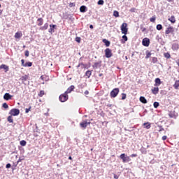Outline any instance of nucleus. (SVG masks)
<instances>
[{"mask_svg":"<svg viewBox=\"0 0 179 179\" xmlns=\"http://www.w3.org/2000/svg\"><path fill=\"white\" fill-rule=\"evenodd\" d=\"M152 62L153 64H156V62H157V57H152Z\"/></svg>","mask_w":179,"mask_h":179,"instance_id":"c03bdc74","label":"nucleus"},{"mask_svg":"<svg viewBox=\"0 0 179 179\" xmlns=\"http://www.w3.org/2000/svg\"><path fill=\"white\" fill-rule=\"evenodd\" d=\"M48 23H45L44 24V26H43V27H41L40 28H39V30H42V31H44V30H47V29H48Z\"/></svg>","mask_w":179,"mask_h":179,"instance_id":"aec40b11","label":"nucleus"},{"mask_svg":"<svg viewBox=\"0 0 179 179\" xmlns=\"http://www.w3.org/2000/svg\"><path fill=\"white\" fill-rule=\"evenodd\" d=\"M166 139H167V136H163L162 141H166Z\"/></svg>","mask_w":179,"mask_h":179,"instance_id":"4d7b16f0","label":"nucleus"},{"mask_svg":"<svg viewBox=\"0 0 179 179\" xmlns=\"http://www.w3.org/2000/svg\"><path fill=\"white\" fill-rule=\"evenodd\" d=\"M63 17L64 19H66V20L69 19V20H71V19H72V15L68 14V13H65L63 14Z\"/></svg>","mask_w":179,"mask_h":179,"instance_id":"2eb2a0df","label":"nucleus"},{"mask_svg":"<svg viewBox=\"0 0 179 179\" xmlns=\"http://www.w3.org/2000/svg\"><path fill=\"white\" fill-rule=\"evenodd\" d=\"M171 48H172L173 51H178L179 44L178 43H173L171 45Z\"/></svg>","mask_w":179,"mask_h":179,"instance_id":"9d476101","label":"nucleus"},{"mask_svg":"<svg viewBox=\"0 0 179 179\" xmlns=\"http://www.w3.org/2000/svg\"><path fill=\"white\" fill-rule=\"evenodd\" d=\"M174 89H178L179 87V80H176L173 85Z\"/></svg>","mask_w":179,"mask_h":179,"instance_id":"c756f323","label":"nucleus"},{"mask_svg":"<svg viewBox=\"0 0 179 179\" xmlns=\"http://www.w3.org/2000/svg\"><path fill=\"white\" fill-rule=\"evenodd\" d=\"M41 79L42 80H44V76H41Z\"/></svg>","mask_w":179,"mask_h":179,"instance_id":"0e129e2a","label":"nucleus"},{"mask_svg":"<svg viewBox=\"0 0 179 179\" xmlns=\"http://www.w3.org/2000/svg\"><path fill=\"white\" fill-rule=\"evenodd\" d=\"M153 106H154L155 108H157V107H159L160 106V103H159V102H157V101H155V102H154Z\"/></svg>","mask_w":179,"mask_h":179,"instance_id":"e433bc0d","label":"nucleus"},{"mask_svg":"<svg viewBox=\"0 0 179 179\" xmlns=\"http://www.w3.org/2000/svg\"><path fill=\"white\" fill-rule=\"evenodd\" d=\"M90 29H93V24L90 25Z\"/></svg>","mask_w":179,"mask_h":179,"instance_id":"69168bd1","label":"nucleus"},{"mask_svg":"<svg viewBox=\"0 0 179 179\" xmlns=\"http://www.w3.org/2000/svg\"><path fill=\"white\" fill-rule=\"evenodd\" d=\"M130 157H138V155L137 154H132L130 155Z\"/></svg>","mask_w":179,"mask_h":179,"instance_id":"6e6d98bb","label":"nucleus"},{"mask_svg":"<svg viewBox=\"0 0 179 179\" xmlns=\"http://www.w3.org/2000/svg\"><path fill=\"white\" fill-rule=\"evenodd\" d=\"M69 6L70 8H72V7L75 6V3H70L69 4Z\"/></svg>","mask_w":179,"mask_h":179,"instance_id":"5fc2aeb1","label":"nucleus"},{"mask_svg":"<svg viewBox=\"0 0 179 179\" xmlns=\"http://www.w3.org/2000/svg\"><path fill=\"white\" fill-rule=\"evenodd\" d=\"M85 76H87V78H90L92 76V71L88 70L85 72Z\"/></svg>","mask_w":179,"mask_h":179,"instance_id":"bb28decb","label":"nucleus"},{"mask_svg":"<svg viewBox=\"0 0 179 179\" xmlns=\"http://www.w3.org/2000/svg\"><path fill=\"white\" fill-rule=\"evenodd\" d=\"M127 23H123L121 25V32L122 34H128V28L127 27Z\"/></svg>","mask_w":179,"mask_h":179,"instance_id":"39448f33","label":"nucleus"},{"mask_svg":"<svg viewBox=\"0 0 179 179\" xmlns=\"http://www.w3.org/2000/svg\"><path fill=\"white\" fill-rule=\"evenodd\" d=\"M85 94H89V91L86 90V91L85 92Z\"/></svg>","mask_w":179,"mask_h":179,"instance_id":"e2e57ef3","label":"nucleus"},{"mask_svg":"<svg viewBox=\"0 0 179 179\" xmlns=\"http://www.w3.org/2000/svg\"><path fill=\"white\" fill-rule=\"evenodd\" d=\"M113 16H115V17H120V13L117 10H114L113 11Z\"/></svg>","mask_w":179,"mask_h":179,"instance_id":"2f4dec72","label":"nucleus"},{"mask_svg":"<svg viewBox=\"0 0 179 179\" xmlns=\"http://www.w3.org/2000/svg\"><path fill=\"white\" fill-rule=\"evenodd\" d=\"M145 59H148V58H150V56L152 55V53L149 52V50L145 51Z\"/></svg>","mask_w":179,"mask_h":179,"instance_id":"a878e982","label":"nucleus"},{"mask_svg":"<svg viewBox=\"0 0 179 179\" xmlns=\"http://www.w3.org/2000/svg\"><path fill=\"white\" fill-rule=\"evenodd\" d=\"M158 128H159V132H162V131H164V128H163V126L158 125Z\"/></svg>","mask_w":179,"mask_h":179,"instance_id":"79ce46f5","label":"nucleus"},{"mask_svg":"<svg viewBox=\"0 0 179 179\" xmlns=\"http://www.w3.org/2000/svg\"><path fill=\"white\" fill-rule=\"evenodd\" d=\"M140 101L141 103H143V104H146V103H148V100H146L145 96H140Z\"/></svg>","mask_w":179,"mask_h":179,"instance_id":"4be33fe9","label":"nucleus"},{"mask_svg":"<svg viewBox=\"0 0 179 179\" xmlns=\"http://www.w3.org/2000/svg\"><path fill=\"white\" fill-rule=\"evenodd\" d=\"M32 65H33V63H31V62H26V63H25V65H24V66L25 68H26V67L30 68V66H32Z\"/></svg>","mask_w":179,"mask_h":179,"instance_id":"7c9ffc66","label":"nucleus"},{"mask_svg":"<svg viewBox=\"0 0 179 179\" xmlns=\"http://www.w3.org/2000/svg\"><path fill=\"white\" fill-rule=\"evenodd\" d=\"M21 64H22V66H24V65L26 64V63H24V59H22L21 60Z\"/></svg>","mask_w":179,"mask_h":179,"instance_id":"864d4df0","label":"nucleus"},{"mask_svg":"<svg viewBox=\"0 0 179 179\" xmlns=\"http://www.w3.org/2000/svg\"><path fill=\"white\" fill-rule=\"evenodd\" d=\"M31 110V106H29L28 108L25 109L26 114H28V113Z\"/></svg>","mask_w":179,"mask_h":179,"instance_id":"a18cd8bd","label":"nucleus"},{"mask_svg":"<svg viewBox=\"0 0 179 179\" xmlns=\"http://www.w3.org/2000/svg\"><path fill=\"white\" fill-rule=\"evenodd\" d=\"M3 108L7 109L9 108V106L6 103H3L2 105Z\"/></svg>","mask_w":179,"mask_h":179,"instance_id":"58836bf2","label":"nucleus"},{"mask_svg":"<svg viewBox=\"0 0 179 179\" xmlns=\"http://www.w3.org/2000/svg\"><path fill=\"white\" fill-rule=\"evenodd\" d=\"M156 29H157V30L160 31L163 29V25H162L161 24H158L156 27Z\"/></svg>","mask_w":179,"mask_h":179,"instance_id":"473e14b6","label":"nucleus"},{"mask_svg":"<svg viewBox=\"0 0 179 179\" xmlns=\"http://www.w3.org/2000/svg\"><path fill=\"white\" fill-rule=\"evenodd\" d=\"M17 166V164L12 166L13 170H15L16 169V166Z\"/></svg>","mask_w":179,"mask_h":179,"instance_id":"052dcab7","label":"nucleus"},{"mask_svg":"<svg viewBox=\"0 0 179 179\" xmlns=\"http://www.w3.org/2000/svg\"><path fill=\"white\" fill-rule=\"evenodd\" d=\"M68 99H69V96L65 92L59 96V100L61 103H65V101H67Z\"/></svg>","mask_w":179,"mask_h":179,"instance_id":"f03ea898","label":"nucleus"},{"mask_svg":"<svg viewBox=\"0 0 179 179\" xmlns=\"http://www.w3.org/2000/svg\"><path fill=\"white\" fill-rule=\"evenodd\" d=\"M101 60H99L98 62L94 63L92 68L94 69H97L98 68H101Z\"/></svg>","mask_w":179,"mask_h":179,"instance_id":"6e6552de","label":"nucleus"},{"mask_svg":"<svg viewBox=\"0 0 179 179\" xmlns=\"http://www.w3.org/2000/svg\"><path fill=\"white\" fill-rule=\"evenodd\" d=\"M164 57L167 59H169V58H171V55H170L169 52H165L164 53Z\"/></svg>","mask_w":179,"mask_h":179,"instance_id":"c85d7f7f","label":"nucleus"},{"mask_svg":"<svg viewBox=\"0 0 179 179\" xmlns=\"http://www.w3.org/2000/svg\"><path fill=\"white\" fill-rule=\"evenodd\" d=\"M127 99V94L122 93V100H125Z\"/></svg>","mask_w":179,"mask_h":179,"instance_id":"37998d69","label":"nucleus"},{"mask_svg":"<svg viewBox=\"0 0 179 179\" xmlns=\"http://www.w3.org/2000/svg\"><path fill=\"white\" fill-rule=\"evenodd\" d=\"M171 23H176V17L174 15H172L170 18L168 19Z\"/></svg>","mask_w":179,"mask_h":179,"instance_id":"393cba45","label":"nucleus"},{"mask_svg":"<svg viewBox=\"0 0 179 179\" xmlns=\"http://www.w3.org/2000/svg\"><path fill=\"white\" fill-rule=\"evenodd\" d=\"M24 55H25V57H29V50H26V51H25Z\"/></svg>","mask_w":179,"mask_h":179,"instance_id":"603ef678","label":"nucleus"},{"mask_svg":"<svg viewBox=\"0 0 179 179\" xmlns=\"http://www.w3.org/2000/svg\"><path fill=\"white\" fill-rule=\"evenodd\" d=\"M69 160H72V157L69 156Z\"/></svg>","mask_w":179,"mask_h":179,"instance_id":"774afa93","label":"nucleus"},{"mask_svg":"<svg viewBox=\"0 0 179 179\" xmlns=\"http://www.w3.org/2000/svg\"><path fill=\"white\" fill-rule=\"evenodd\" d=\"M141 152L143 153H146V150H145V148L141 150Z\"/></svg>","mask_w":179,"mask_h":179,"instance_id":"680f3d73","label":"nucleus"},{"mask_svg":"<svg viewBox=\"0 0 179 179\" xmlns=\"http://www.w3.org/2000/svg\"><path fill=\"white\" fill-rule=\"evenodd\" d=\"M155 86H160V85H162V80L159 78L155 80Z\"/></svg>","mask_w":179,"mask_h":179,"instance_id":"6ab92c4d","label":"nucleus"},{"mask_svg":"<svg viewBox=\"0 0 179 179\" xmlns=\"http://www.w3.org/2000/svg\"><path fill=\"white\" fill-rule=\"evenodd\" d=\"M22 162V159L19 158V159L17 161V164H19Z\"/></svg>","mask_w":179,"mask_h":179,"instance_id":"bf43d9fd","label":"nucleus"},{"mask_svg":"<svg viewBox=\"0 0 179 179\" xmlns=\"http://www.w3.org/2000/svg\"><path fill=\"white\" fill-rule=\"evenodd\" d=\"M6 169H10V167H12V165L10 163H8L6 165Z\"/></svg>","mask_w":179,"mask_h":179,"instance_id":"8fccbe9b","label":"nucleus"},{"mask_svg":"<svg viewBox=\"0 0 179 179\" xmlns=\"http://www.w3.org/2000/svg\"><path fill=\"white\" fill-rule=\"evenodd\" d=\"M152 93L153 94H157V93H159V87H154L152 90Z\"/></svg>","mask_w":179,"mask_h":179,"instance_id":"b1692460","label":"nucleus"},{"mask_svg":"<svg viewBox=\"0 0 179 179\" xmlns=\"http://www.w3.org/2000/svg\"><path fill=\"white\" fill-rule=\"evenodd\" d=\"M75 90V86L74 85H71L70 86L66 91L65 92L66 94H68L69 93H72V92H73V90Z\"/></svg>","mask_w":179,"mask_h":179,"instance_id":"ddd939ff","label":"nucleus"},{"mask_svg":"<svg viewBox=\"0 0 179 179\" xmlns=\"http://www.w3.org/2000/svg\"><path fill=\"white\" fill-rule=\"evenodd\" d=\"M143 126L145 127V128H146V129H150V123L149 122H146L143 124Z\"/></svg>","mask_w":179,"mask_h":179,"instance_id":"cd10ccee","label":"nucleus"},{"mask_svg":"<svg viewBox=\"0 0 179 179\" xmlns=\"http://www.w3.org/2000/svg\"><path fill=\"white\" fill-rule=\"evenodd\" d=\"M122 38L124 41H128V36H127V34H124Z\"/></svg>","mask_w":179,"mask_h":179,"instance_id":"a19ab883","label":"nucleus"},{"mask_svg":"<svg viewBox=\"0 0 179 179\" xmlns=\"http://www.w3.org/2000/svg\"><path fill=\"white\" fill-rule=\"evenodd\" d=\"M80 12H81V13H85V12H87V7H86V6H81L80 7Z\"/></svg>","mask_w":179,"mask_h":179,"instance_id":"dca6fc26","label":"nucleus"},{"mask_svg":"<svg viewBox=\"0 0 179 179\" xmlns=\"http://www.w3.org/2000/svg\"><path fill=\"white\" fill-rule=\"evenodd\" d=\"M120 159H122L123 163H128L131 162V158L127 155H125V153L120 155Z\"/></svg>","mask_w":179,"mask_h":179,"instance_id":"7ed1b4c3","label":"nucleus"},{"mask_svg":"<svg viewBox=\"0 0 179 179\" xmlns=\"http://www.w3.org/2000/svg\"><path fill=\"white\" fill-rule=\"evenodd\" d=\"M150 22H152V23H155L156 22V16L154 15L150 19Z\"/></svg>","mask_w":179,"mask_h":179,"instance_id":"4c0bfd02","label":"nucleus"},{"mask_svg":"<svg viewBox=\"0 0 179 179\" xmlns=\"http://www.w3.org/2000/svg\"><path fill=\"white\" fill-rule=\"evenodd\" d=\"M145 113H148V110L145 109V110H144V112H143V115H145Z\"/></svg>","mask_w":179,"mask_h":179,"instance_id":"338daca9","label":"nucleus"},{"mask_svg":"<svg viewBox=\"0 0 179 179\" xmlns=\"http://www.w3.org/2000/svg\"><path fill=\"white\" fill-rule=\"evenodd\" d=\"M129 12L135 13V12H136V8H131L129 10Z\"/></svg>","mask_w":179,"mask_h":179,"instance_id":"de8ad7c7","label":"nucleus"},{"mask_svg":"<svg viewBox=\"0 0 179 179\" xmlns=\"http://www.w3.org/2000/svg\"><path fill=\"white\" fill-rule=\"evenodd\" d=\"M22 36H23V34H22V32H20H20L17 31L15 33L14 37H15V38H20V37H22Z\"/></svg>","mask_w":179,"mask_h":179,"instance_id":"412c9836","label":"nucleus"},{"mask_svg":"<svg viewBox=\"0 0 179 179\" xmlns=\"http://www.w3.org/2000/svg\"><path fill=\"white\" fill-rule=\"evenodd\" d=\"M0 69H4L5 72H8V71H9V66H8L6 64H1L0 66Z\"/></svg>","mask_w":179,"mask_h":179,"instance_id":"a211bd4d","label":"nucleus"},{"mask_svg":"<svg viewBox=\"0 0 179 179\" xmlns=\"http://www.w3.org/2000/svg\"><path fill=\"white\" fill-rule=\"evenodd\" d=\"M44 23V20L41 17L38 18L37 20V26H43V24Z\"/></svg>","mask_w":179,"mask_h":179,"instance_id":"f3484780","label":"nucleus"},{"mask_svg":"<svg viewBox=\"0 0 179 179\" xmlns=\"http://www.w3.org/2000/svg\"><path fill=\"white\" fill-rule=\"evenodd\" d=\"M140 29H141V31H143V33H145V31H146V28H145L143 24L140 25Z\"/></svg>","mask_w":179,"mask_h":179,"instance_id":"c9c22d12","label":"nucleus"},{"mask_svg":"<svg viewBox=\"0 0 179 179\" xmlns=\"http://www.w3.org/2000/svg\"><path fill=\"white\" fill-rule=\"evenodd\" d=\"M142 44L144 45V47H149L150 44V40L148 38H144L143 39Z\"/></svg>","mask_w":179,"mask_h":179,"instance_id":"0eeeda50","label":"nucleus"},{"mask_svg":"<svg viewBox=\"0 0 179 179\" xmlns=\"http://www.w3.org/2000/svg\"><path fill=\"white\" fill-rule=\"evenodd\" d=\"M27 142H26V141L24 140H22L20 142V144L21 145V146H26Z\"/></svg>","mask_w":179,"mask_h":179,"instance_id":"72a5a7b5","label":"nucleus"},{"mask_svg":"<svg viewBox=\"0 0 179 179\" xmlns=\"http://www.w3.org/2000/svg\"><path fill=\"white\" fill-rule=\"evenodd\" d=\"M43 94H44V91L41 90V91H40L38 96H39V97H43Z\"/></svg>","mask_w":179,"mask_h":179,"instance_id":"49530a36","label":"nucleus"},{"mask_svg":"<svg viewBox=\"0 0 179 179\" xmlns=\"http://www.w3.org/2000/svg\"><path fill=\"white\" fill-rule=\"evenodd\" d=\"M22 80H27V76H23L22 77Z\"/></svg>","mask_w":179,"mask_h":179,"instance_id":"09e8293b","label":"nucleus"},{"mask_svg":"<svg viewBox=\"0 0 179 179\" xmlns=\"http://www.w3.org/2000/svg\"><path fill=\"white\" fill-rule=\"evenodd\" d=\"M98 5H104V0H99L97 2Z\"/></svg>","mask_w":179,"mask_h":179,"instance_id":"ea45409f","label":"nucleus"},{"mask_svg":"<svg viewBox=\"0 0 179 179\" xmlns=\"http://www.w3.org/2000/svg\"><path fill=\"white\" fill-rule=\"evenodd\" d=\"M7 120L8 121V122L13 123V119L12 117V115L8 116V118H7Z\"/></svg>","mask_w":179,"mask_h":179,"instance_id":"f704fd0d","label":"nucleus"},{"mask_svg":"<svg viewBox=\"0 0 179 179\" xmlns=\"http://www.w3.org/2000/svg\"><path fill=\"white\" fill-rule=\"evenodd\" d=\"M56 28H57L56 24H50V29H48L49 33H50V34H52V33H55Z\"/></svg>","mask_w":179,"mask_h":179,"instance_id":"1a4fd4ad","label":"nucleus"},{"mask_svg":"<svg viewBox=\"0 0 179 179\" xmlns=\"http://www.w3.org/2000/svg\"><path fill=\"white\" fill-rule=\"evenodd\" d=\"M12 97H13V96L9 94V93H6L3 95L4 100H6L7 101H9V100H12Z\"/></svg>","mask_w":179,"mask_h":179,"instance_id":"4468645a","label":"nucleus"},{"mask_svg":"<svg viewBox=\"0 0 179 179\" xmlns=\"http://www.w3.org/2000/svg\"><path fill=\"white\" fill-rule=\"evenodd\" d=\"M118 93H120V88L113 89L110 93L111 99H115L118 96Z\"/></svg>","mask_w":179,"mask_h":179,"instance_id":"f257e3e1","label":"nucleus"},{"mask_svg":"<svg viewBox=\"0 0 179 179\" xmlns=\"http://www.w3.org/2000/svg\"><path fill=\"white\" fill-rule=\"evenodd\" d=\"M9 114L13 115V117H16L20 114V110L18 108H13L10 110Z\"/></svg>","mask_w":179,"mask_h":179,"instance_id":"20e7f679","label":"nucleus"},{"mask_svg":"<svg viewBox=\"0 0 179 179\" xmlns=\"http://www.w3.org/2000/svg\"><path fill=\"white\" fill-rule=\"evenodd\" d=\"M119 176L116 175V174H114V178L115 179H118L119 178Z\"/></svg>","mask_w":179,"mask_h":179,"instance_id":"13d9d810","label":"nucleus"},{"mask_svg":"<svg viewBox=\"0 0 179 179\" xmlns=\"http://www.w3.org/2000/svg\"><path fill=\"white\" fill-rule=\"evenodd\" d=\"M90 124V122H87V120H85L80 124L81 128H86L87 125Z\"/></svg>","mask_w":179,"mask_h":179,"instance_id":"f8f14e48","label":"nucleus"},{"mask_svg":"<svg viewBox=\"0 0 179 179\" xmlns=\"http://www.w3.org/2000/svg\"><path fill=\"white\" fill-rule=\"evenodd\" d=\"M103 43L105 44L106 47H110V42L107 39H103Z\"/></svg>","mask_w":179,"mask_h":179,"instance_id":"5701e85b","label":"nucleus"},{"mask_svg":"<svg viewBox=\"0 0 179 179\" xmlns=\"http://www.w3.org/2000/svg\"><path fill=\"white\" fill-rule=\"evenodd\" d=\"M76 41L77 43H80V37H76Z\"/></svg>","mask_w":179,"mask_h":179,"instance_id":"3c124183","label":"nucleus"},{"mask_svg":"<svg viewBox=\"0 0 179 179\" xmlns=\"http://www.w3.org/2000/svg\"><path fill=\"white\" fill-rule=\"evenodd\" d=\"M105 57L106 58H111V57H113V52H111V49L106 48L105 50Z\"/></svg>","mask_w":179,"mask_h":179,"instance_id":"423d86ee","label":"nucleus"},{"mask_svg":"<svg viewBox=\"0 0 179 179\" xmlns=\"http://www.w3.org/2000/svg\"><path fill=\"white\" fill-rule=\"evenodd\" d=\"M170 33H174V28L173 27H168L165 31V34H170Z\"/></svg>","mask_w":179,"mask_h":179,"instance_id":"9b49d317","label":"nucleus"}]
</instances>
